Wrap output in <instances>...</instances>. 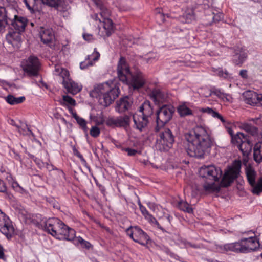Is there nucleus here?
I'll list each match as a JSON object with an SVG mask.
<instances>
[{
	"mask_svg": "<svg viewBox=\"0 0 262 262\" xmlns=\"http://www.w3.org/2000/svg\"><path fill=\"white\" fill-rule=\"evenodd\" d=\"M185 138L188 142L186 151L192 157L202 158L209 152L213 144L210 136L202 126H196L186 133Z\"/></svg>",
	"mask_w": 262,
	"mask_h": 262,
	"instance_id": "f257e3e1",
	"label": "nucleus"
},
{
	"mask_svg": "<svg viewBox=\"0 0 262 262\" xmlns=\"http://www.w3.org/2000/svg\"><path fill=\"white\" fill-rule=\"evenodd\" d=\"M147 60V64H152L154 63L153 61L155 60V57H151L150 56H149L148 58H146Z\"/></svg>",
	"mask_w": 262,
	"mask_h": 262,
	"instance_id": "e2e57ef3",
	"label": "nucleus"
},
{
	"mask_svg": "<svg viewBox=\"0 0 262 262\" xmlns=\"http://www.w3.org/2000/svg\"><path fill=\"white\" fill-rule=\"evenodd\" d=\"M0 230L7 237L11 238L14 233V228L8 216L0 210Z\"/></svg>",
	"mask_w": 262,
	"mask_h": 262,
	"instance_id": "9d476101",
	"label": "nucleus"
},
{
	"mask_svg": "<svg viewBox=\"0 0 262 262\" xmlns=\"http://www.w3.org/2000/svg\"><path fill=\"white\" fill-rule=\"evenodd\" d=\"M253 158L254 161L258 163L262 162V141L257 143L254 145Z\"/></svg>",
	"mask_w": 262,
	"mask_h": 262,
	"instance_id": "cd10ccee",
	"label": "nucleus"
},
{
	"mask_svg": "<svg viewBox=\"0 0 262 262\" xmlns=\"http://www.w3.org/2000/svg\"><path fill=\"white\" fill-rule=\"evenodd\" d=\"M0 259L4 260H6V257L5 256V254L4 253V248L2 247V246H1V245H0Z\"/></svg>",
	"mask_w": 262,
	"mask_h": 262,
	"instance_id": "680f3d73",
	"label": "nucleus"
},
{
	"mask_svg": "<svg viewBox=\"0 0 262 262\" xmlns=\"http://www.w3.org/2000/svg\"><path fill=\"white\" fill-rule=\"evenodd\" d=\"M199 174L200 177L206 179L203 185L206 192H219L220 190L221 186L214 183L219 180L222 174L220 168L213 165L202 166L199 169Z\"/></svg>",
	"mask_w": 262,
	"mask_h": 262,
	"instance_id": "7ed1b4c3",
	"label": "nucleus"
},
{
	"mask_svg": "<svg viewBox=\"0 0 262 262\" xmlns=\"http://www.w3.org/2000/svg\"><path fill=\"white\" fill-rule=\"evenodd\" d=\"M150 97L157 103L163 102L165 99V94L159 89H154L150 94Z\"/></svg>",
	"mask_w": 262,
	"mask_h": 262,
	"instance_id": "473e14b6",
	"label": "nucleus"
},
{
	"mask_svg": "<svg viewBox=\"0 0 262 262\" xmlns=\"http://www.w3.org/2000/svg\"><path fill=\"white\" fill-rule=\"evenodd\" d=\"M123 150L127 152L128 156H135L138 152L137 150L130 148H125Z\"/></svg>",
	"mask_w": 262,
	"mask_h": 262,
	"instance_id": "603ef678",
	"label": "nucleus"
},
{
	"mask_svg": "<svg viewBox=\"0 0 262 262\" xmlns=\"http://www.w3.org/2000/svg\"><path fill=\"white\" fill-rule=\"evenodd\" d=\"M56 238L60 240L72 241L75 237V231L69 227L63 222H61L60 227L57 230Z\"/></svg>",
	"mask_w": 262,
	"mask_h": 262,
	"instance_id": "4468645a",
	"label": "nucleus"
},
{
	"mask_svg": "<svg viewBox=\"0 0 262 262\" xmlns=\"http://www.w3.org/2000/svg\"><path fill=\"white\" fill-rule=\"evenodd\" d=\"M110 85L107 82L96 84L94 86L93 90L90 91L89 95L91 97H95L99 100L105 93L110 90Z\"/></svg>",
	"mask_w": 262,
	"mask_h": 262,
	"instance_id": "f3484780",
	"label": "nucleus"
},
{
	"mask_svg": "<svg viewBox=\"0 0 262 262\" xmlns=\"http://www.w3.org/2000/svg\"><path fill=\"white\" fill-rule=\"evenodd\" d=\"M247 138V137L244 134L241 132L237 133L231 138V142L233 144L238 146L244 140Z\"/></svg>",
	"mask_w": 262,
	"mask_h": 262,
	"instance_id": "e433bc0d",
	"label": "nucleus"
},
{
	"mask_svg": "<svg viewBox=\"0 0 262 262\" xmlns=\"http://www.w3.org/2000/svg\"><path fill=\"white\" fill-rule=\"evenodd\" d=\"M133 117L135 128L140 132L143 131L148 124V117L142 115H133Z\"/></svg>",
	"mask_w": 262,
	"mask_h": 262,
	"instance_id": "5701e85b",
	"label": "nucleus"
},
{
	"mask_svg": "<svg viewBox=\"0 0 262 262\" xmlns=\"http://www.w3.org/2000/svg\"><path fill=\"white\" fill-rule=\"evenodd\" d=\"M126 60L124 57L121 56L118 63L117 66H126Z\"/></svg>",
	"mask_w": 262,
	"mask_h": 262,
	"instance_id": "13d9d810",
	"label": "nucleus"
},
{
	"mask_svg": "<svg viewBox=\"0 0 262 262\" xmlns=\"http://www.w3.org/2000/svg\"><path fill=\"white\" fill-rule=\"evenodd\" d=\"M54 74L62 78V84L68 93L75 95L81 91L82 86L69 78L70 73L66 69L58 67L55 68Z\"/></svg>",
	"mask_w": 262,
	"mask_h": 262,
	"instance_id": "39448f33",
	"label": "nucleus"
},
{
	"mask_svg": "<svg viewBox=\"0 0 262 262\" xmlns=\"http://www.w3.org/2000/svg\"><path fill=\"white\" fill-rule=\"evenodd\" d=\"M25 66H41L39 59L34 55L30 56L26 60Z\"/></svg>",
	"mask_w": 262,
	"mask_h": 262,
	"instance_id": "a19ab883",
	"label": "nucleus"
},
{
	"mask_svg": "<svg viewBox=\"0 0 262 262\" xmlns=\"http://www.w3.org/2000/svg\"><path fill=\"white\" fill-rule=\"evenodd\" d=\"M174 141V137L169 128H165L159 133V138L157 140L156 147L161 151H167Z\"/></svg>",
	"mask_w": 262,
	"mask_h": 262,
	"instance_id": "0eeeda50",
	"label": "nucleus"
},
{
	"mask_svg": "<svg viewBox=\"0 0 262 262\" xmlns=\"http://www.w3.org/2000/svg\"><path fill=\"white\" fill-rule=\"evenodd\" d=\"M252 187V192L254 194H259L262 192V177L258 180L257 184L255 183V185Z\"/></svg>",
	"mask_w": 262,
	"mask_h": 262,
	"instance_id": "c03bdc74",
	"label": "nucleus"
},
{
	"mask_svg": "<svg viewBox=\"0 0 262 262\" xmlns=\"http://www.w3.org/2000/svg\"><path fill=\"white\" fill-rule=\"evenodd\" d=\"M22 31H18L17 30H12L6 35V40L8 43L12 45L15 48H19L21 42V35Z\"/></svg>",
	"mask_w": 262,
	"mask_h": 262,
	"instance_id": "6ab92c4d",
	"label": "nucleus"
},
{
	"mask_svg": "<svg viewBox=\"0 0 262 262\" xmlns=\"http://www.w3.org/2000/svg\"><path fill=\"white\" fill-rule=\"evenodd\" d=\"M242 128L252 136H257L258 134V128L249 123H244L242 124Z\"/></svg>",
	"mask_w": 262,
	"mask_h": 262,
	"instance_id": "f704fd0d",
	"label": "nucleus"
},
{
	"mask_svg": "<svg viewBox=\"0 0 262 262\" xmlns=\"http://www.w3.org/2000/svg\"><path fill=\"white\" fill-rule=\"evenodd\" d=\"M215 118H217L219 119L223 123L225 122V120L224 119L223 117L221 115H220L219 113L217 114V115H216Z\"/></svg>",
	"mask_w": 262,
	"mask_h": 262,
	"instance_id": "0e129e2a",
	"label": "nucleus"
},
{
	"mask_svg": "<svg viewBox=\"0 0 262 262\" xmlns=\"http://www.w3.org/2000/svg\"><path fill=\"white\" fill-rule=\"evenodd\" d=\"M174 112V107L171 105H164L159 108L156 113V131H159L160 127L163 126L171 119Z\"/></svg>",
	"mask_w": 262,
	"mask_h": 262,
	"instance_id": "423d86ee",
	"label": "nucleus"
},
{
	"mask_svg": "<svg viewBox=\"0 0 262 262\" xmlns=\"http://www.w3.org/2000/svg\"><path fill=\"white\" fill-rule=\"evenodd\" d=\"M180 21L182 23H191L195 19L194 11L192 9L187 10L179 17Z\"/></svg>",
	"mask_w": 262,
	"mask_h": 262,
	"instance_id": "bb28decb",
	"label": "nucleus"
},
{
	"mask_svg": "<svg viewBox=\"0 0 262 262\" xmlns=\"http://www.w3.org/2000/svg\"><path fill=\"white\" fill-rule=\"evenodd\" d=\"M105 122L104 119L103 117L102 114H101L100 116L95 120L96 125H102Z\"/></svg>",
	"mask_w": 262,
	"mask_h": 262,
	"instance_id": "864d4df0",
	"label": "nucleus"
},
{
	"mask_svg": "<svg viewBox=\"0 0 262 262\" xmlns=\"http://www.w3.org/2000/svg\"><path fill=\"white\" fill-rule=\"evenodd\" d=\"M223 18V14L222 13H218L215 14L213 17V20L214 22L219 21Z\"/></svg>",
	"mask_w": 262,
	"mask_h": 262,
	"instance_id": "4d7b16f0",
	"label": "nucleus"
},
{
	"mask_svg": "<svg viewBox=\"0 0 262 262\" xmlns=\"http://www.w3.org/2000/svg\"><path fill=\"white\" fill-rule=\"evenodd\" d=\"M25 100L24 96L15 97L12 95H9L6 97V101L11 105H15L22 103Z\"/></svg>",
	"mask_w": 262,
	"mask_h": 262,
	"instance_id": "c9c22d12",
	"label": "nucleus"
},
{
	"mask_svg": "<svg viewBox=\"0 0 262 262\" xmlns=\"http://www.w3.org/2000/svg\"><path fill=\"white\" fill-rule=\"evenodd\" d=\"M140 210L142 213V214L145 216V219L147 220L149 222L152 223H155L158 227V228L164 231V229L160 225L159 223L157 222L156 219L153 217V216L150 214L148 211L146 209L145 207H144L141 204H139Z\"/></svg>",
	"mask_w": 262,
	"mask_h": 262,
	"instance_id": "2f4dec72",
	"label": "nucleus"
},
{
	"mask_svg": "<svg viewBox=\"0 0 262 262\" xmlns=\"http://www.w3.org/2000/svg\"><path fill=\"white\" fill-rule=\"evenodd\" d=\"M11 25L15 30L24 32L28 23L27 18L25 17L18 16L15 14L11 15Z\"/></svg>",
	"mask_w": 262,
	"mask_h": 262,
	"instance_id": "dca6fc26",
	"label": "nucleus"
},
{
	"mask_svg": "<svg viewBox=\"0 0 262 262\" xmlns=\"http://www.w3.org/2000/svg\"><path fill=\"white\" fill-rule=\"evenodd\" d=\"M213 71L215 72H216L217 75L220 77H223L224 78H228L230 77V74L226 70H224L222 68H213Z\"/></svg>",
	"mask_w": 262,
	"mask_h": 262,
	"instance_id": "79ce46f5",
	"label": "nucleus"
},
{
	"mask_svg": "<svg viewBox=\"0 0 262 262\" xmlns=\"http://www.w3.org/2000/svg\"><path fill=\"white\" fill-rule=\"evenodd\" d=\"M246 174L249 184L253 186L255 184L256 172L251 166H248L246 168Z\"/></svg>",
	"mask_w": 262,
	"mask_h": 262,
	"instance_id": "c756f323",
	"label": "nucleus"
},
{
	"mask_svg": "<svg viewBox=\"0 0 262 262\" xmlns=\"http://www.w3.org/2000/svg\"><path fill=\"white\" fill-rule=\"evenodd\" d=\"M105 123L109 127H118V117H108L106 120Z\"/></svg>",
	"mask_w": 262,
	"mask_h": 262,
	"instance_id": "a18cd8bd",
	"label": "nucleus"
},
{
	"mask_svg": "<svg viewBox=\"0 0 262 262\" xmlns=\"http://www.w3.org/2000/svg\"><path fill=\"white\" fill-rule=\"evenodd\" d=\"M63 100L68 104H69L71 106H75L76 105L75 100L68 95L63 96Z\"/></svg>",
	"mask_w": 262,
	"mask_h": 262,
	"instance_id": "de8ad7c7",
	"label": "nucleus"
},
{
	"mask_svg": "<svg viewBox=\"0 0 262 262\" xmlns=\"http://www.w3.org/2000/svg\"><path fill=\"white\" fill-rule=\"evenodd\" d=\"M24 76L35 77L39 75V67H22Z\"/></svg>",
	"mask_w": 262,
	"mask_h": 262,
	"instance_id": "c85d7f7f",
	"label": "nucleus"
},
{
	"mask_svg": "<svg viewBox=\"0 0 262 262\" xmlns=\"http://www.w3.org/2000/svg\"><path fill=\"white\" fill-rule=\"evenodd\" d=\"M117 73L119 79L129 85L133 90H139L142 88L147 81L143 73L139 71L133 73L129 67H118Z\"/></svg>",
	"mask_w": 262,
	"mask_h": 262,
	"instance_id": "f03ea898",
	"label": "nucleus"
},
{
	"mask_svg": "<svg viewBox=\"0 0 262 262\" xmlns=\"http://www.w3.org/2000/svg\"><path fill=\"white\" fill-rule=\"evenodd\" d=\"M95 50L96 49L91 55L88 56L86 59L87 60L86 66H93L96 61H97L99 59L100 54L97 51H96Z\"/></svg>",
	"mask_w": 262,
	"mask_h": 262,
	"instance_id": "4c0bfd02",
	"label": "nucleus"
},
{
	"mask_svg": "<svg viewBox=\"0 0 262 262\" xmlns=\"http://www.w3.org/2000/svg\"><path fill=\"white\" fill-rule=\"evenodd\" d=\"M7 190V187L4 181L0 179V192H5Z\"/></svg>",
	"mask_w": 262,
	"mask_h": 262,
	"instance_id": "6e6d98bb",
	"label": "nucleus"
},
{
	"mask_svg": "<svg viewBox=\"0 0 262 262\" xmlns=\"http://www.w3.org/2000/svg\"><path fill=\"white\" fill-rule=\"evenodd\" d=\"M126 232L134 241L142 245L147 244L149 239L148 235L138 226H130Z\"/></svg>",
	"mask_w": 262,
	"mask_h": 262,
	"instance_id": "1a4fd4ad",
	"label": "nucleus"
},
{
	"mask_svg": "<svg viewBox=\"0 0 262 262\" xmlns=\"http://www.w3.org/2000/svg\"><path fill=\"white\" fill-rule=\"evenodd\" d=\"M73 150L74 154L77 156L81 160L82 163H86V161L83 158L82 155L78 151V150L75 147L73 148Z\"/></svg>",
	"mask_w": 262,
	"mask_h": 262,
	"instance_id": "3c124183",
	"label": "nucleus"
},
{
	"mask_svg": "<svg viewBox=\"0 0 262 262\" xmlns=\"http://www.w3.org/2000/svg\"><path fill=\"white\" fill-rule=\"evenodd\" d=\"M247 51L244 48L237 47L234 50L233 61L236 65L242 64L247 59Z\"/></svg>",
	"mask_w": 262,
	"mask_h": 262,
	"instance_id": "412c9836",
	"label": "nucleus"
},
{
	"mask_svg": "<svg viewBox=\"0 0 262 262\" xmlns=\"http://www.w3.org/2000/svg\"><path fill=\"white\" fill-rule=\"evenodd\" d=\"M120 93L119 89L116 86H110V90L105 93L99 100L100 105L104 107H107L111 104L118 97Z\"/></svg>",
	"mask_w": 262,
	"mask_h": 262,
	"instance_id": "f8f14e48",
	"label": "nucleus"
},
{
	"mask_svg": "<svg viewBox=\"0 0 262 262\" xmlns=\"http://www.w3.org/2000/svg\"><path fill=\"white\" fill-rule=\"evenodd\" d=\"M178 207L181 210L189 213L193 211L192 208L189 206V205L186 202L180 201L178 203Z\"/></svg>",
	"mask_w": 262,
	"mask_h": 262,
	"instance_id": "37998d69",
	"label": "nucleus"
},
{
	"mask_svg": "<svg viewBox=\"0 0 262 262\" xmlns=\"http://www.w3.org/2000/svg\"><path fill=\"white\" fill-rule=\"evenodd\" d=\"M131 115H124L118 117V127H126L130 125Z\"/></svg>",
	"mask_w": 262,
	"mask_h": 262,
	"instance_id": "72a5a7b5",
	"label": "nucleus"
},
{
	"mask_svg": "<svg viewBox=\"0 0 262 262\" xmlns=\"http://www.w3.org/2000/svg\"><path fill=\"white\" fill-rule=\"evenodd\" d=\"M100 129L97 126H92L90 131L91 136L94 138L98 137L100 135Z\"/></svg>",
	"mask_w": 262,
	"mask_h": 262,
	"instance_id": "49530a36",
	"label": "nucleus"
},
{
	"mask_svg": "<svg viewBox=\"0 0 262 262\" xmlns=\"http://www.w3.org/2000/svg\"><path fill=\"white\" fill-rule=\"evenodd\" d=\"M240 76L245 79L247 78L248 77V74H247V71L246 70H242L239 72Z\"/></svg>",
	"mask_w": 262,
	"mask_h": 262,
	"instance_id": "bf43d9fd",
	"label": "nucleus"
},
{
	"mask_svg": "<svg viewBox=\"0 0 262 262\" xmlns=\"http://www.w3.org/2000/svg\"><path fill=\"white\" fill-rule=\"evenodd\" d=\"M139 112L142 115L148 117L152 114V110L149 101L146 100L139 107Z\"/></svg>",
	"mask_w": 262,
	"mask_h": 262,
	"instance_id": "7c9ffc66",
	"label": "nucleus"
},
{
	"mask_svg": "<svg viewBox=\"0 0 262 262\" xmlns=\"http://www.w3.org/2000/svg\"><path fill=\"white\" fill-rule=\"evenodd\" d=\"M95 19L96 20H99L100 22L102 23L103 26L102 28H99V35L103 38L111 36L113 33L115 28L112 19L110 18L101 19L99 18L98 14H95Z\"/></svg>",
	"mask_w": 262,
	"mask_h": 262,
	"instance_id": "9b49d317",
	"label": "nucleus"
},
{
	"mask_svg": "<svg viewBox=\"0 0 262 262\" xmlns=\"http://www.w3.org/2000/svg\"><path fill=\"white\" fill-rule=\"evenodd\" d=\"M83 38L85 40L87 41H90L93 39V36L91 34H83Z\"/></svg>",
	"mask_w": 262,
	"mask_h": 262,
	"instance_id": "052dcab7",
	"label": "nucleus"
},
{
	"mask_svg": "<svg viewBox=\"0 0 262 262\" xmlns=\"http://www.w3.org/2000/svg\"><path fill=\"white\" fill-rule=\"evenodd\" d=\"M62 221L57 218L49 219L44 223L45 230L53 236L56 237Z\"/></svg>",
	"mask_w": 262,
	"mask_h": 262,
	"instance_id": "2eb2a0df",
	"label": "nucleus"
},
{
	"mask_svg": "<svg viewBox=\"0 0 262 262\" xmlns=\"http://www.w3.org/2000/svg\"><path fill=\"white\" fill-rule=\"evenodd\" d=\"M133 104V100L128 96H124L117 101L115 110L119 113L129 110Z\"/></svg>",
	"mask_w": 262,
	"mask_h": 262,
	"instance_id": "a211bd4d",
	"label": "nucleus"
},
{
	"mask_svg": "<svg viewBox=\"0 0 262 262\" xmlns=\"http://www.w3.org/2000/svg\"><path fill=\"white\" fill-rule=\"evenodd\" d=\"M201 111L203 113H207V114L211 115L212 117H213L214 118L215 117L216 115L218 113L217 112H215L213 109L209 108V107H207L206 108H202L201 110Z\"/></svg>",
	"mask_w": 262,
	"mask_h": 262,
	"instance_id": "09e8293b",
	"label": "nucleus"
},
{
	"mask_svg": "<svg viewBox=\"0 0 262 262\" xmlns=\"http://www.w3.org/2000/svg\"><path fill=\"white\" fill-rule=\"evenodd\" d=\"M43 4L52 7H58L60 5L61 0H40ZM27 8L31 13H34L38 9V3L39 0H24Z\"/></svg>",
	"mask_w": 262,
	"mask_h": 262,
	"instance_id": "ddd939ff",
	"label": "nucleus"
},
{
	"mask_svg": "<svg viewBox=\"0 0 262 262\" xmlns=\"http://www.w3.org/2000/svg\"><path fill=\"white\" fill-rule=\"evenodd\" d=\"M178 112L181 117H185L192 114V111L185 105H180L178 108Z\"/></svg>",
	"mask_w": 262,
	"mask_h": 262,
	"instance_id": "58836bf2",
	"label": "nucleus"
},
{
	"mask_svg": "<svg viewBox=\"0 0 262 262\" xmlns=\"http://www.w3.org/2000/svg\"><path fill=\"white\" fill-rule=\"evenodd\" d=\"M241 165L239 161H235L234 162L233 166L225 173L221 182V186L226 187L230 185L239 174Z\"/></svg>",
	"mask_w": 262,
	"mask_h": 262,
	"instance_id": "6e6552de",
	"label": "nucleus"
},
{
	"mask_svg": "<svg viewBox=\"0 0 262 262\" xmlns=\"http://www.w3.org/2000/svg\"><path fill=\"white\" fill-rule=\"evenodd\" d=\"M42 164L43 166H44L49 171H52V170L55 169L54 166L51 164H49L48 163H42Z\"/></svg>",
	"mask_w": 262,
	"mask_h": 262,
	"instance_id": "5fc2aeb1",
	"label": "nucleus"
},
{
	"mask_svg": "<svg viewBox=\"0 0 262 262\" xmlns=\"http://www.w3.org/2000/svg\"><path fill=\"white\" fill-rule=\"evenodd\" d=\"M243 96L245 102L250 105H255L260 102L257 94L253 91H245Z\"/></svg>",
	"mask_w": 262,
	"mask_h": 262,
	"instance_id": "393cba45",
	"label": "nucleus"
},
{
	"mask_svg": "<svg viewBox=\"0 0 262 262\" xmlns=\"http://www.w3.org/2000/svg\"><path fill=\"white\" fill-rule=\"evenodd\" d=\"M237 146L238 148L245 156H248L252 150V144L247 138Z\"/></svg>",
	"mask_w": 262,
	"mask_h": 262,
	"instance_id": "a878e982",
	"label": "nucleus"
},
{
	"mask_svg": "<svg viewBox=\"0 0 262 262\" xmlns=\"http://www.w3.org/2000/svg\"><path fill=\"white\" fill-rule=\"evenodd\" d=\"M11 14L5 7H0V32L6 27H10Z\"/></svg>",
	"mask_w": 262,
	"mask_h": 262,
	"instance_id": "aec40b11",
	"label": "nucleus"
},
{
	"mask_svg": "<svg viewBox=\"0 0 262 262\" xmlns=\"http://www.w3.org/2000/svg\"><path fill=\"white\" fill-rule=\"evenodd\" d=\"M17 128H18V130L20 133L24 134V131L25 130V129L22 128V127L16 125Z\"/></svg>",
	"mask_w": 262,
	"mask_h": 262,
	"instance_id": "774afa93",
	"label": "nucleus"
},
{
	"mask_svg": "<svg viewBox=\"0 0 262 262\" xmlns=\"http://www.w3.org/2000/svg\"><path fill=\"white\" fill-rule=\"evenodd\" d=\"M12 186L14 188H15L16 190H17L18 189L19 186H20L17 182H15L13 183Z\"/></svg>",
	"mask_w": 262,
	"mask_h": 262,
	"instance_id": "69168bd1",
	"label": "nucleus"
},
{
	"mask_svg": "<svg viewBox=\"0 0 262 262\" xmlns=\"http://www.w3.org/2000/svg\"><path fill=\"white\" fill-rule=\"evenodd\" d=\"M17 191H19L21 193H25L26 192V191L21 186H19L18 189Z\"/></svg>",
	"mask_w": 262,
	"mask_h": 262,
	"instance_id": "338daca9",
	"label": "nucleus"
},
{
	"mask_svg": "<svg viewBox=\"0 0 262 262\" xmlns=\"http://www.w3.org/2000/svg\"><path fill=\"white\" fill-rule=\"evenodd\" d=\"M214 94L216 95L219 98H221L222 99H226L228 100L227 97L228 96L227 94H225L222 92L220 90H215L214 91Z\"/></svg>",
	"mask_w": 262,
	"mask_h": 262,
	"instance_id": "8fccbe9b",
	"label": "nucleus"
},
{
	"mask_svg": "<svg viewBox=\"0 0 262 262\" xmlns=\"http://www.w3.org/2000/svg\"><path fill=\"white\" fill-rule=\"evenodd\" d=\"M259 246V240L251 237L242 239L238 242L219 246L217 249L221 252L233 251L237 253H248L256 250Z\"/></svg>",
	"mask_w": 262,
	"mask_h": 262,
	"instance_id": "20e7f679",
	"label": "nucleus"
},
{
	"mask_svg": "<svg viewBox=\"0 0 262 262\" xmlns=\"http://www.w3.org/2000/svg\"><path fill=\"white\" fill-rule=\"evenodd\" d=\"M73 116L74 118L76 119L77 123L80 125V126L83 130V131L85 132H87L88 127L86 126V121L84 119L78 116L76 113H73Z\"/></svg>",
	"mask_w": 262,
	"mask_h": 262,
	"instance_id": "ea45409f",
	"label": "nucleus"
},
{
	"mask_svg": "<svg viewBox=\"0 0 262 262\" xmlns=\"http://www.w3.org/2000/svg\"><path fill=\"white\" fill-rule=\"evenodd\" d=\"M97 7L100 9V15L101 19L110 18L111 14V10L108 9L104 0H92Z\"/></svg>",
	"mask_w": 262,
	"mask_h": 262,
	"instance_id": "b1692460",
	"label": "nucleus"
},
{
	"mask_svg": "<svg viewBox=\"0 0 262 262\" xmlns=\"http://www.w3.org/2000/svg\"><path fill=\"white\" fill-rule=\"evenodd\" d=\"M40 37L43 43H49L55 39L54 32L51 28L41 27L40 31Z\"/></svg>",
	"mask_w": 262,
	"mask_h": 262,
	"instance_id": "4be33fe9",
	"label": "nucleus"
}]
</instances>
